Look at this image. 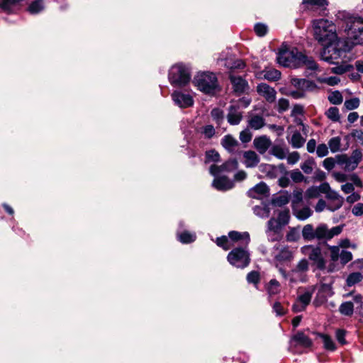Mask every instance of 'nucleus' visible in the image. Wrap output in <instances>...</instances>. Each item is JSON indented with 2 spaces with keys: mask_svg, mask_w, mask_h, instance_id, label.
<instances>
[{
  "mask_svg": "<svg viewBox=\"0 0 363 363\" xmlns=\"http://www.w3.org/2000/svg\"><path fill=\"white\" fill-rule=\"evenodd\" d=\"M337 19L342 22V28L347 33L345 39L337 40L333 52L328 55V48L323 54V61L338 65L340 62H347V53L356 45L363 44V18L355 16L347 11H339Z\"/></svg>",
  "mask_w": 363,
  "mask_h": 363,
  "instance_id": "obj_1",
  "label": "nucleus"
},
{
  "mask_svg": "<svg viewBox=\"0 0 363 363\" xmlns=\"http://www.w3.org/2000/svg\"><path fill=\"white\" fill-rule=\"evenodd\" d=\"M313 29L314 38L323 46L320 53V59L323 60V54L325 50L327 48H328V51L333 50L336 42L340 38L337 37L335 25L327 19L313 20ZM332 52V51L328 52V55Z\"/></svg>",
  "mask_w": 363,
  "mask_h": 363,
  "instance_id": "obj_2",
  "label": "nucleus"
},
{
  "mask_svg": "<svg viewBox=\"0 0 363 363\" xmlns=\"http://www.w3.org/2000/svg\"><path fill=\"white\" fill-rule=\"evenodd\" d=\"M303 53L296 48H290L282 44L277 56V62L285 67L298 68L301 67Z\"/></svg>",
  "mask_w": 363,
  "mask_h": 363,
  "instance_id": "obj_3",
  "label": "nucleus"
},
{
  "mask_svg": "<svg viewBox=\"0 0 363 363\" xmlns=\"http://www.w3.org/2000/svg\"><path fill=\"white\" fill-rule=\"evenodd\" d=\"M194 84L202 92L213 95L219 91V85L216 74L204 72L198 73L194 78Z\"/></svg>",
  "mask_w": 363,
  "mask_h": 363,
  "instance_id": "obj_4",
  "label": "nucleus"
},
{
  "mask_svg": "<svg viewBox=\"0 0 363 363\" xmlns=\"http://www.w3.org/2000/svg\"><path fill=\"white\" fill-rule=\"evenodd\" d=\"M190 79L191 74L189 68L182 64L172 66L169 72V80L174 86H185L189 82Z\"/></svg>",
  "mask_w": 363,
  "mask_h": 363,
  "instance_id": "obj_5",
  "label": "nucleus"
},
{
  "mask_svg": "<svg viewBox=\"0 0 363 363\" xmlns=\"http://www.w3.org/2000/svg\"><path fill=\"white\" fill-rule=\"evenodd\" d=\"M247 247H238L232 250L227 256L228 262L237 268L243 269L247 267L250 262V257Z\"/></svg>",
  "mask_w": 363,
  "mask_h": 363,
  "instance_id": "obj_6",
  "label": "nucleus"
},
{
  "mask_svg": "<svg viewBox=\"0 0 363 363\" xmlns=\"http://www.w3.org/2000/svg\"><path fill=\"white\" fill-rule=\"evenodd\" d=\"M301 252L303 254H308L309 259L313 262L318 269L324 271L326 260L323 257L321 250L319 247L306 245L301 247Z\"/></svg>",
  "mask_w": 363,
  "mask_h": 363,
  "instance_id": "obj_7",
  "label": "nucleus"
},
{
  "mask_svg": "<svg viewBox=\"0 0 363 363\" xmlns=\"http://www.w3.org/2000/svg\"><path fill=\"white\" fill-rule=\"evenodd\" d=\"M343 229L342 225L335 226L330 229L325 223L318 225L315 228V239L319 240H330L340 235Z\"/></svg>",
  "mask_w": 363,
  "mask_h": 363,
  "instance_id": "obj_8",
  "label": "nucleus"
},
{
  "mask_svg": "<svg viewBox=\"0 0 363 363\" xmlns=\"http://www.w3.org/2000/svg\"><path fill=\"white\" fill-rule=\"evenodd\" d=\"M309 269V263L306 259H301L296 267L291 271V282H306L307 281L306 272Z\"/></svg>",
  "mask_w": 363,
  "mask_h": 363,
  "instance_id": "obj_9",
  "label": "nucleus"
},
{
  "mask_svg": "<svg viewBox=\"0 0 363 363\" xmlns=\"http://www.w3.org/2000/svg\"><path fill=\"white\" fill-rule=\"evenodd\" d=\"M238 167V162L235 159H231L223 163L222 165L218 166L213 164L210 167L209 171L211 174L214 177L218 176L220 174L225 172H231Z\"/></svg>",
  "mask_w": 363,
  "mask_h": 363,
  "instance_id": "obj_10",
  "label": "nucleus"
},
{
  "mask_svg": "<svg viewBox=\"0 0 363 363\" xmlns=\"http://www.w3.org/2000/svg\"><path fill=\"white\" fill-rule=\"evenodd\" d=\"M172 98L175 104L180 108L190 107L194 104V100L191 95L184 94L179 91H175L172 94Z\"/></svg>",
  "mask_w": 363,
  "mask_h": 363,
  "instance_id": "obj_11",
  "label": "nucleus"
},
{
  "mask_svg": "<svg viewBox=\"0 0 363 363\" xmlns=\"http://www.w3.org/2000/svg\"><path fill=\"white\" fill-rule=\"evenodd\" d=\"M257 91L265 100L269 103H273L275 101L277 91L276 90L267 84L266 83L259 84L257 86Z\"/></svg>",
  "mask_w": 363,
  "mask_h": 363,
  "instance_id": "obj_12",
  "label": "nucleus"
},
{
  "mask_svg": "<svg viewBox=\"0 0 363 363\" xmlns=\"http://www.w3.org/2000/svg\"><path fill=\"white\" fill-rule=\"evenodd\" d=\"M242 119V112L240 111V105L238 104L230 105L227 115L228 122L232 125H235L239 124Z\"/></svg>",
  "mask_w": 363,
  "mask_h": 363,
  "instance_id": "obj_13",
  "label": "nucleus"
},
{
  "mask_svg": "<svg viewBox=\"0 0 363 363\" xmlns=\"http://www.w3.org/2000/svg\"><path fill=\"white\" fill-rule=\"evenodd\" d=\"M221 145L229 152L235 154L240 152V144L230 135H226L222 138Z\"/></svg>",
  "mask_w": 363,
  "mask_h": 363,
  "instance_id": "obj_14",
  "label": "nucleus"
},
{
  "mask_svg": "<svg viewBox=\"0 0 363 363\" xmlns=\"http://www.w3.org/2000/svg\"><path fill=\"white\" fill-rule=\"evenodd\" d=\"M233 182L226 177H215L212 186L218 191H227L233 187Z\"/></svg>",
  "mask_w": 363,
  "mask_h": 363,
  "instance_id": "obj_15",
  "label": "nucleus"
},
{
  "mask_svg": "<svg viewBox=\"0 0 363 363\" xmlns=\"http://www.w3.org/2000/svg\"><path fill=\"white\" fill-rule=\"evenodd\" d=\"M230 79L235 92L240 94L245 91L247 88V82L244 79L240 76H235L230 73Z\"/></svg>",
  "mask_w": 363,
  "mask_h": 363,
  "instance_id": "obj_16",
  "label": "nucleus"
},
{
  "mask_svg": "<svg viewBox=\"0 0 363 363\" xmlns=\"http://www.w3.org/2000/svg\"><path fill=\"white\" fill-rule=\"evenodd\" d=\"M253 144L260 154H264L272 145L271 140L266 135L255 138Z\"/></svg>",
  "mask_w": 363,
  "mask_h": 363,
  "instance_id": "obj_17",
  "label": "nucleus"
},
{
  "mask_svg": "<svg viewBox=\"0 0 363 363\" xmlns=\"http://www.w3.org/2000/svg\"><path fill=\"white\" fill-rule=\"evenodd\" d=\"M291 82L294 86L302 91H312L316 88L314 82L305 79L293 78Z\"/></svg>",
  "mask_w": 363,
  "mask_h": 363,
  "instance_id": "obj_18",
  "label": "nucleus"
},
{
  "mask_svg": "<svg viewBox=\"0 0 363 363\" xmlns=\"http://www.w3.org/2000/svg\"><path fill=\"white\" fill-rule=\"evenodd\" d=\"M244 164L247 168L256 167L259 162V157L255 151L248 150L243 153Z\"/></svg>",
  "mask_w": 363,
  "mask_h": 363,
  "instance_id": "obj_19",
  "label": "nucleus"
},
{
  "mask_svg": "<svg viewBox=\"0 0 363 363\" xmlns=\"http://www.w3.org/2000/svg\"><path fill=\"white\" fill-rule=\"evenodd\" d=\"M268 193L269 188L264 182L259 183L248 191L249 196L253 198H259L262 196H266Z\"/></svg>",
  "mask_w": 363,
  "mask_h": 363,
  "instance_id": "obj_20",
  "label": "nucleus"
},
{
  "mask_svg": "<svg viewBox=\"0 0 363 363\" xmlns=\"http://www.w3.org/2000/svg\"><path fill=\"white\" fill-rule=\"evenodd\" d=\"M291 341L296 342L297 345H299L303 347H309L312 345V341L311 339L303 333H297L292 337Z\"/></svg>",
  "mask_w": 363,
  "mask_h": 363,
  "instance_id": "obj_21",
  "label": "nucleus"
},
{
  "mask_svg": "<svg viewBox=\"0 0 363 363\" xmlns=\"http://www.w3.org/2000/svg\"><path fill=\"white\" fill-rule=\"evenodd\" d=\"M228 236L230 239L233 241L242 240L245 246H247L250 240V235L247 232L239 233L237 231H230L228 233Z\"/></svg>",
  "mask_w": 363,
  "mask_h": 363,
  "instance_id": "obj_22",
  "label": "nucleus"
},
{
  "mask_svg": "<svg viewBox=\"0 0 363 363\" xmlns=\"http://www.w3.org/2000/svg\"><path fill=\"white\" fill-rule=\"evenodd\" d=\"M264 124V119L259 115H254L248 120V126L254 130L260 129Z\"/></svg>",
  "mask_w": 363,
  "mask_h": 363,
  "instance_id": "obj_23",
  "label": "nucleus"
},
{
  "mask_svg": "<svg viewBox=\"0 0 363 363\" xmlns=\"http://www.w3.org/2000/svg\"><path fill=\"white\" fill-rule=\"evenodd\" d=\"M262 74L264 79L272 82L279 80L281 75L280 71L274 68L266 69L262 72Z\"/></svg>",
  "mask_w": 363,
  "mask_h": 363,
  "instance_id": "obj_24",
  "label": "nucleus"
},
{
  "mask_svg": "<svg viewBox=\"0 0 363 363\" xmlns=\"http://www.w3.org/2000/svg\"><path fill=\"white\" fill-rule=\"evenodd\" d=\"M223 65L229 69H242L245 67L241 60H235L233 57H228L223 62Z\"/></svg>",
  "mask_w": 363,
  "mask_h": 363,
  "instance_id": "obj_25",
  "label": "nucleus"
},
{
  "mask_svg": "<svg viewBox=\"0 0 363 363\" xmlns=\"http://www.w3.org/2000/svg\"><path fill=\"white\" fill-rule=\"evenodd\" d=\"M253 212L257 216L266 218L269 216L270 209L267 205L262 204L260 206H255L253 208Z\"/></svg>",
  "mask_w": 363,
  "mask_h": 363,
  "instance_id": "obj_26",
  "label": "nucleus"
},
{
  "mask_svg": "<svg viewBox=\"0 0 363 363\" xmlns=\"http://www.w3.org/2000/svg\"><path fill=\"white\" fill-rule=\"evenodd\" d=\"M305 141L306 140L302 137L301 133L298 131H295L289 140V143L294 148H300L304 145Z\"/></svg>",
  "mask_w": 363,
  "mask_h": 363,
  "instance_id": "obj_27",
  "label": "nucleus"
},
{
  "mask_svg": "<svg viewBox=\"0 0 363 363\" xmlns=\"http://www.w3.org/2000/svg\"><path fill=\"white\" fill-rule=\"evenodd\" d=\"M302 236L305 240L311 241L315 239V229L311 224L306 225L302 230Z\"/></svg>",
  "mask_w": 363,
  "mask_h": 363,
  "instance_id": "obj_28",
  "label": "nucleus"
},
{
  "mask_svg": "<svg viewBox=\"0 0 363 363\" xmlns=\"http://www.w3.org/2000/svg\"><path fill=\"white\" fill-rule=\"evenodd\" d=\"M293 258V252L289 247H283L279 253L275 255V259L280 262L289 261Z\"/></svg>",
  "mask_w": 363,
  "mask_h": 363,
  "instance_id": "obj_29",
  "label": "nucleus"
},
{
  "mask_svg": "<svg viewBox=\"0 0 363 363\" xmlns=\"http://www.w3.org/2000/svg\"><path fill=\"white\" fill-rule=\"evenodd\" d=\"M314 291L315 286H312L310 289L306 290L303 294L299 295L297 300L306 307L311 301Z\"/></svg>",
  "mask_w": 363,
  "mask_h": 363,
  "instance_id": "obj_30",
  "label": "nucleus"
},
{
  "mask_svg": "<svg viewBox=\"0 0 363 363\" xmlns=\"http://www.w3.org/2000/svg\"><path fill=\"white\" fill-rule=\"evenodd\" d=\"M363 279V274L361 272H352L348 275L346 279L347 286H352Z\"/></svg>",
  "mask_w": 363,
  "mask_h": 363,
  "instance_id": "obj_31",
  "label": "nucleus"
},
{
  "mask_svg": "<svg viewBox=\"0 0 363 363\" xmlns=\"http://www.w3.org/2000/svg\"><path fill=\"white\" fill-rule=\"evenodd\" d=\"M341 314L347 316H351L354 312V305L351 301L342 303L339 308Z\"/></svg>",
  "mask_w": 363,
  "mask_h": 363,
  "instance_id": "obj_32",
  "label": "nucleus"
},
{
  "mask_svg": "<svg viewBox=\"0 0 363 363\" xmlns=\"http://www.w3.org/2000/svg\"><path fill=\"white\" fill-rule=\"evenodd\" d=\"M282 227V225L279 223L278 219L274 218H270L267 222V233L269 232L278 233Z\"/></svg>",
  "mask_w": 363,
  "mask_h": 363,
  "instance_id": "obj_33",
  "label": "nucleus"
},
{
  "mask_svg": "<svg viewBox=\"0 0 363 363\" xmlns=\"http://www.w3.org/2000/svg\"><path fill=\"white\" fill-rule=\"evenodd\" d=\"M312 210L309 207H304L301 209L296 210L294 215L298 220H304L312 215Z\"/></svg>",
  "mask_w": 363,
  "mask_h": 363,
  "instance_id": "obj_34",
  "label": "nucleus"
},
{
  "mask_svg": "<svg viewBox=\"0 0 363 363\" xmlns=\"http://www.w3.org/2000/svg\"><path fill=\"white\" fill-rule=\"evenodd\" d=\"M179 240L182 243H190L196 240V235L188 231H184L177 235Z\"/></svg>",
  "mask_w": 363,
  "mask_h": 363,
  "instance_id": "obj_35",
  "label": "nucleus"
},
{
  "mask_svg": "<svg viewBox=\"0 0 363 363\" xmlns=\"http://www.w3.org/2000/svg\"><path fill=\"white\" fill-rule=\"evenodd\" d=\"M303 57L304 59L302 60L301 66L305 65L308 69L312 71H316L318 69L317 63L311 57H308L303 53Z\"/></svg>",
  "mask_w": 363,
  "mask_h": 363,
  "instance_id": "obj_36",
  "label": "nucleus"
},
{
  "mask_svg": "<svg viewBox=\"0 0 363 363\" xmlns=\"http://www.w3.org/2000/svg\"><path fill=\"white\" fill-rule=\"evenodd\" d=\"M339 164H345L344 169L346 171H353L357 167V164L351 161L347 156H342L340 160Z\"/></svg>",
  "mask_w": 363,
  "mask_h": 363,
  "instance_id": "obj_37",
  "label": "nucleus"
},
{
  "mask_svg": "<svg viewBox=\"0 0 363 363\" xmlns=\"http://www.w3.org/2000/svg\"><path fill=\"white\" fill-rule=\"evenodd\" d=\"M43 0H35L30 4L28 11L30 13L35 14L43 11Z\"/></svg>",
  "mask_w": 363,
  "mask_h": 363,
  "instance_id": "obj_38",
  "label": "nucleus"
},
{
  "mask_svg": "<svg viewBox=\"0 0 363 363\" xmlns=\"http://www.w3.org/2000/svg\"><path fill=\"white\" fill-rule=\"evenodd\" d=\"M328 101L334 105L341 104L343 101L342 94L339 91L331 92L328 96Z\"/></svg>",
  "mask_w": 363,
  "mask_h": 363,
  "instance_id": "obj_39",
  "label": "nucleus"
},
{
  "mask_svg": "<svg viewBox=\"0 0 363 363\" xmlns=\"http://www.w3.org/2000/svg\"><path fill=\"white\" fill-rule=\"evenodd\" d=\"M270 152L272 155L279 160L285 159L287 155V152L285 150V149L279 145L273 146Z\"/></svg>",
  "mask_w": 363,
  "mask_h": 363,
  "instance_id": "obj_40",
  "label": "nucleus"
},
{
  "mask_svg": "<svg viewBox=\"0 0 363 363\" xmlns=\"http://www.w3.org/2000/svg\"><path fill=\"white\" fill-rule=\"evenodd\" d=\"M325 115L330 120L334 122L339 121L340 118L339 109L335 106L329 108L326 111Z\"/></svg>",
  "mask_w": 363,
  "mask_h": 363,
  "instance_id": "obj_41",
  "label": "nucleus"
},
{
  "mask_svg": "<svg viewBox=\"0 0 363 363\" xmlns=\"http://www.w3.org/2000/svg\"><path fill=\"white\" fill-rule=\"evenodd\" d=\"M280 284L279 281L274 279H271L267 287V291L270 295L277 294L280 289Z\"/></svg>",
  "mask_w": 363,
  "mask_h": 363,
  "instance_id": "obj_42",
  "label": "nucleus"
},
{
  "mask_svg": "<svg viewBox=\"0 0 363 363\" xmlns=\"http://www.w3.org/2000/svg\"><path fill=\"white\" fill-rule=\"evenodd\" d=\"M360 101L359 98L354 97L347 99L344 103V106L348 111L354 110L359 106Z\"/></svg>",
  "mask_w": 363,
  "mask_h": 363,
  "instance_id": "obj_43",
  "label": "nucleus"
},
{
  "mask_svg": "<svg viewBox=\"0 0 363 363\" xmlns=\"http://www.w3.org/2000/svg\"><path fill=\"white\" fill-rule=\"evenodd\" d=\"M219 160H220V155L217 151H216L214 150H211L206 152V160H205L206 163H208V162H218Z\"/></svg>",
  "mask_w": 363,
  "mask_h": 363,
  "instance_id": "obj_44",
  "label": "nucleus"
},
{
  "mask_svg": "<svg viewBox=\"0 0 363 363\" xmlns=\"http://www.w3.org/2000/svg\"><path fill=\"white\" fill-rule=\"evenodd\" d=\"M299 238H300L299 231L296 228H291L286 235V239L289 242H296Z\"/></svg>",
  "mask_w": 363,
  "mask_h": 363,
  "instance_id": "obj_45",
  "label": "nucleus"
},
{
  "mask_svg": "<svg viewBox=\"0 0 363 363\" xmlns=\"http://www.w3.org/2000/svg\"><path fill=\"white\" fill-rule=\"evenodd\" d=\"M277 219L282 226L287 225L290 219L289 211L288 209H285L279 211Z\"/></svg>",
  "mask_w": 363,
  "mask_h": 363,
  "instance_id": "obj_46",
  "label": "nucleus"
},
{
  "mask_svg": "<svg viewBox=\"0 0 363 363\" xmlns=\"http://www.w3.org/2000/svg\"><path fill=\"white\" fill-rule=\"evenodd\" d=\"M328 146L332 152H338L340 150V138L339 137L332 138L328 142Z\"/></svg>",
  "mask_w": 363,
  "mask_h": 363,
  "instance_id": "obj_47",
  "label": "nucleus"
},
{
  "mask_svg": "<svg viewBox=\"0 0 363 363\" xmlns=\"http://www.w3.org/2000/svg\"><path fill=\"white\" fill-rule=\"evenodd\" d=\"M330 197L334 200L335 206L334 207L328 206V209H330V211H334L337 209H339L342 205L343 198L340 196L337 193H335V192L330 195Z\"/></svg>",
  "mask_w": 363,
  "mask_h": 363,
  "instance_id": "obj_48",
  "label": "nucleus"
},
{
  "mask_svg": "<svg viewBox=\"0 0 363 363\" xmlns=\"http://www.w3.org/2000/svg\"><path fill=\"white\" fill-rule=\"evenodd\" d=\"M320 337L323 340L324 347L328 350L333 351L335 350V345L331 337L327 335H320Z\"/></svg>",
  "mask_w": 363,
  "mask_h": 363,
  "instance_id": "obj_49",
  "label": "nucleus"
},
{
  "mask_svg": "<svg viewBox=\"0 0 363 363\" xmlns=\"http://www.w3.org/2000/svg\"><path fill=\"white\" fill-rule=\"evenodd\" d=\"M328 249L330 252V259L331 261H337L340 257V249L339 246H328Z\"/></svg>",
  "mask_w": 363,
  "mask_h": 363,
  "instance_id": "obj_50",
  "label": "nucleus"
},
{
  "mask_svg": "<svg viewBox=\"0 0 363 363\" xmlns=\"http://www.w3.org/2000/svg\"><path fill=\"white\" fill-rule=\"evenodd\" d=\"M352 68L351 65H340L331 68V72L337 74H342Z\"/></svg>",
  "mask_w": 363,
  "mask_h": 363,
  "instance_id": "obj_51",
  "label": "nucleus"
},
{
  "mask_svg": "<svg viewBox=\"0 0 363 363\" xmlns=\"http://www.w3.org/2000/svg\"><path fill=\"white\" fill-rule=\"evenodd\" d=\"M201 133L206 138H211L215 135V128L212 125H206L201 128Z\"/></svg>",
  "mask_w": 363,
  "mask_h": 363,
  "instance_id": "obj_52",
  "label": "nucleus"
},
{
  "mask_svg": "<svg viewBox=\"0 0 363 363\" xmlns=\"http://www.w3.org/2000/svg\"><path fill=\"white\" fill-rule=\"evenodd\" d=\"M216 242L218 246L222 247L225 250H228L230 248L229 240L225 235L218 238Z\"/></svg>",
  "mask_w": 363,
  "mask_h": 363,
  "instance_id": "obj_53",
  "label": "nucleus"
},
{
  "mask_svg": "<svg viewBox=\"0 0 363 363\" xmlns=\"http://www.w3.org/2000/svg\"><path fill=\"white\" fill-rule=\"evenodd\" d=\"M352 254L351 252L347 250H342L340 253V262L342 265L346 264L352 259Z\"/></svg>",
  "mask_w": 363,
  "mask_h": 363,
  "instance_id": "obj_54",
  "label": "nucleus"
},
{
  "mask_svg": "<svg viewBox=\"0 0 363 363\" xmlns=\"http://www.w3.org/2000/svg\"><path fill=\"white\" fill-rule=\"evenodd\" d=\"M289 107V100L284 98L279 99L277 103V110L279 113L286 111Z\"/></svg>",
  "mask_w": 363,
  "mask_h": 363,
  "instance_id": "obj_55",
  "label": "nucleus"
},
{
  "mask_svg": "<svg viewBox=\"0 0 363 363\" xmlns=\"http://www.w3.org/2000/svg\"><path fill=\"white\" fill-rule=\"evenodd\" d=\"M289 201V195L286 194H282L279 196H277L274 200V203L275 205L278 206H284L286 203H288Z\"/></svg>",
  "mask_w": 363,
  "mask_h": 363,
  "instance_id": "obj_56",
  "label": "nucleus"
},
{
  "mask_svg": "<svg viewBox=\"0 0 363 363\" xmlns=\"http://www.w3.org/2000/svg\"><path fill=\"white\" fill-rule=\"evenodd\" d=\"M254 29L256 34L259 36L265 35L268 30L267 26L260 23L255 24Z\"/></svg>",
  "mask_w": 363,
  "mask_h": 363,
  "instance_id": "obj_57",
  "label": "nucleus"
},
{
  "mask_svg": "<svg viewBox=\"0 0 363 363\" xmlns=\"http://www.w3.org/2000/svg\"><path fill=\"white\" fill-rule=\"evenodd\" d=\"M259 274L256 271H252L248 273L247 276V280L249 283L257 284L259 281Z\"/></svg>",
  "mask_w": 363,
  "mask_h": 363,
  "instance_id": "obj_58",
  "label": "nucleus"
},
{
  "mask_svg": "<svg viewBox=\"0 0 363 363\" xmlns=\"http://www.w3.org/2000/svg\"><path fill=\"white\" fill-rule=\"evenodd\" d=\"M290 177L296 183L302 182L304 179V176L298 169L292 170L290 173Z\"/></svg>",
  "mask_w": 363,
  "mask_h": 363,
  "instance_id": "obj_59",
  "label": "nucleus"
},
{
  "mask_svg": "<svg viewBox=\"0 0 363 363\" xmlns=\"http://www.w3.org/2000/svg\"><path fill=\"white\" fill-rule=\"evenodd\" d=\"M287 162L289 164H296L300 159V155L298 152H293L289 153L286 157Z\"/></svg>",
  "mask_w": 363,
  "mask_h": 363,
  "instance_id": "obj_60",
  "label": "nucleus"
},
{
  "mask_svg": "<svg viewBox=\"0 0 363 363\" xmlns=\"http://www.w3.org/2000/svg\"><path fill=\"white\" fill-rule=\"evenodd\" d=\"M316 154L319 157H323L328 154V147L325 144H320L316 148Z\"/></svg>",
  "mask_w": 363,
  "mask_h": 363,
  "instance_id": "obj_61",
  "label": "nucleus"
},
{
  "mask_svg": "<svg viewBox=\"0 0 363 363\" xmlns=\"http://www.w3.org/2000/svg\"><path fill=\"white\" fill-rule=\"evenodd\" d=\"M324 293L326 294V296H331L333 294L332 291V287L330 284H322L318 291V294Z\"/></svg>",
  "mask_w": 363,
  "mask_h": 363,
  "instance_id": "obj_62",
  "label": "nucleus"
},
{
  "mask_svg": "<svg viewBox=\"0 0 363 363\" xmlns=\"http://www.w3.org/2000/svg\"><path fill=\"white\" fill-rule=\"evenodd\" d=\"M319 195H320V190L316 186H312V187L309 188L306 192V196L308 199L317 198V197H318Z\"/></svg>",
  "mask_w": 363,
  "mask_h": 363,
  "instance_id": "obj_63",
  "label": "nucleus"
},
{
  "mask_svg": "<svg viewBox=\"0 0 363 363\" xmlns=\"http://www.w3.org/2000/svg\"><path fill=\"white\" fill-rule=\"evenodd\" d=\"M351 135L356 141L363 144V131L362 130H353L351 133Z\"/></svg>",
  "mask_w": 363,
  "mask_h": 363,
  "instance_id": "obj_64",
  "label": "nucleus"
}]
</instances>
